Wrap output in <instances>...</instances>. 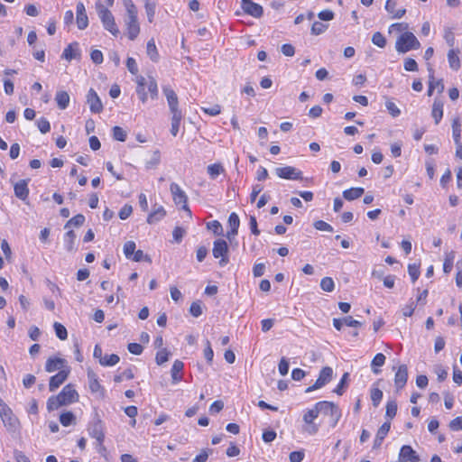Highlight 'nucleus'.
Returning a JSON list of instances; mask_svg holds the SVG:
<instances>
[{
    "instance_id": "1",
    "label": "nucleus",
    "mask_w": 462,
    "mask_h": 462,
    "mask_svg": "<svg viewBox=\"0 0 462 462\" xmlns=\"http://www.w3.org/2000/svg\"><path fill=\"white\" fill-rule=\"evenodd\" d=\"M79 394L71 384L66 385L57 396H51L47 402V407L50 411L57 410L62 405H68L76 402Z\"/></svg>"
},
{
    "instance_id": "2",
    "label": "nucleus",
    "mask_w": 462,
    "mask_h": 462,
    "mask_svg": "<svg viewBox=\"0 0 462 462\" xmlns=\"http://www.w3.org/2000/svg\"><path fill=\"white\" fill-rule=\"evenodd\" d=\"M124 5L126 9L125 23L127 30V36L131 41H134L140 33V25L137 19V8L132 0H124Z\"/></svg>"
},
{
    "instance_id": "3",
    "label": "nucleus",
    "mask_w": 462,
    "mask_h": 462,
    "mask_svg": "<svg viewBox=\"0 0 462 462\" xmlns=\"http://www.w3.org/2000/svg\"><path fill=\"white\" fill-rule=\"evenodd\" d=\"M96 9L104 28L110 32L114 36H117L120 32L115 22V17L112 13L106 7H105L101 2L96 3Z\"/></svg>"
},
{
    "instance_id": "4",
    "label": "nucleus",
    "mask_w": 462,
    "mask_h": 462,
    "mask_svg": "<svg viewBox=\"0 0 462 462\" xmlns=\"http://www.w3.org/2000/svg\"><path fill=\"white\" fill-rule=\"evenodd\" d=\"M317 408L321 411V414L328 417L330 427L335 428L342 415L338 406L333 402L322 401L317 402Z\"/></svg>"
},
{
    "instance_id": "5",
    "label": "nucleus",
    "mask_w": 462,
    "mask_h": 462,
    "mask_svg": "<svg viewBox=\"0 0 462 462\" xmlns=\"http://www.w3.org/2000/svg\"><path fill=\"white\" fill-rule=\"evenodd\" d=\"M420 43L412 32H405L396 41L395 48L399 53H406L411 50H418Z\"/></svg>"
},
{
    "instance_id": "6",
    "label": "nucleus",
    "mask_w": 462,
    "mask_h": 462,
    "mask_svg": "<svg viewBox=\"0 0 462 462\" xmlns=\"http://www.w3.org/2000/svg\"><path fill=\"white\" fill-rule=\"evenodd\" d=\"M45 370L47 373H54L59 371L56 375H69L70 373V368L68 365V362L66 359L61 357H50L46 361Z\"/></svg>"
},
{
    "instance_id": "7",
    "label": "nucleus",
    "mask_w": 462,
    "mask_h": 462,
    "mask_svg": "<svg viewBox=\"0 0 462 462\" xmlns=\"http://www.w3.org/2000/svg\"><path fill=\"white\" fill-rule=\"evenodd\" d=\"M170 190L172 195L173 201L176 205H181V208L188 213V216L191 217V211L188 206V197L181 188L175 182H172L170 186Z\"/></svg>"
},
{
    "instance_id": "8",
    "label": "nucleus",
    "mask_w": 462,
    "mask_h": 462,
    "mask_svg": "<svg viewBox=\"0 0 462 462\" xmlns=\"http://www.w3.org/2000/svg\"><path fill=\"white\" fill-rule=\"evenodd\" d=\"M213 255L215 258H219L221 257L220 261H219V265L220 266H225L228 263V257H227V253H228V245L226 244V242L223 239H217L214 242V247H213Z\"/></svg>"
},
{
    "instance_id": "9",
    "label": "nucleus",
    "mask_w": 462,
    "mask_h": 462,
    "mask_svg": "<svg viewBox=\"0 0 462 462\" xmlns=\"http://www.w3.org/2000/svg\"><path fill=\"white\" fill-rule=\"evenodd\" d=\"M88 433L91 438L96 439L97 445L99 446V451L106 450L105 447L103 446L105 434L103 430V424L100 420H97L90 424L88 428Z\"/></svg>"
},
{
    "instance_id": "10",
    "label": "nucleus",
    "mask_w": 462,
    "mask_h": 462,
    "mask_svg": "<svg viewBox=\"0 0 462 462\" xmlns=\"http://www.w3.org/2000/svg\"><path fill=\"white\" fill-rule=\"evenodd\" d=\"M162 91L166 97L171 115L182 114L181 111L179 109V100L175 91L169 86H163Z\"/></svg>"
},
{
    "instance_id": "11",
    "label": "nucleus",
    "mask_w": 462,
    "mask_h": 462,
    "mask_svg": "<svg viewBox=\"0 0 462 462\" xmlns=\"http://www.w3.org/2000/svg\"><path fill=\"white\" fill-rule=\"evenodd\" d=\"M275 173L279 178L285 180H301L302 172L292 167V166H285L275 169Z\"/></svg>"
},
{
    "instance_id": "12",
    "label": "nucleus",
    "mask_w": 462,
    "mask_h": 462,
    "mask_svg": "<svg viewBox=\"0 0 462 462\" xmlns=\"http://www.w3.org/2000/svg\"><path fill=\"white\" fill-rule=\"evenodd\" d=\"M420 456L417 452L410 446L403 445L398 456V462H419Z\"/></svg>"
},
{
    "instance_id": "13",
    "label": "nucleus",
    "mask_w": 462,
    "mask_h": 462,
    "mask_svg": "<svg viewBox=\"0 0 462 462\" xmlns=\"http://www.w3.org/2000/svg\"><path fill=\"white\" fill-rule=\"evenodd\" d=\"M242 8L245 14L254 18H260L263 14L262 5L252 0H242Z\"/></svg>"
},
{
    "instance_id": "14",
    "label": "nucleus",
    "mask_w": 462,
    "mask_h": 462,
    "mask_svg": "<svg viewBox=\"0 0 462 462\" xmlns=\"http://www.w3.org/2000/svg\"><path fill=\"white\" fill-rule=\"evenodd\" d=\"M87 102L89 105L90 111L92 113H100L103 110V105L102 102L97 96V92L90 88L88 90V93L87 95Z\"/></svg>"
},
{
    "instance_id": "15",
    "label": "nucleus",
    "mask_w": 462,
    "mask_h": 462,
    "mask_svg": "<svg viewBox=\"0 0 462 462\" xmlns=\"http://www.w3.org/2000/svg\"><path fill=\"white\" fill-rule=\"evenodd\" d=\"M77 25L79 30H84L88 25V18L86 13L85 5L79 2L77 4Z\"/></svg>"
},
{
    "instance_id": "16",
    "label": "nucleus",
    "mask_w": 462,
    "mask_h": 462,
    "mask_svg": "<svg viewBox=\"0 0 462 462\" xmlns=\"http://www.w3.org/2000/svg\"><path fill=\"white\" fill-rule=\"evenodd\" d=\"M61 57L68 61H70L73 59H79L80 57V50L79 48V43L75 42L69 44L64 49Z\"/></svg>"
},
{
    "instance_id": "17",
    "label": "nucleus",
    "mask_w": 462,
    "mask_h": 462,
    "mask_svg": "<svg viewBox=\"0 0 462 462\" xmlns=\"http://www.w3.org/2000/svg\"><path fill=\"white\" fill-rule=\"evenodd\" d=\"M391 429V421H385L377 430L375 439L374 440V448H378L381 447L383 439L387 436L389 430Z\"/></svg>"
},
{
    "instance_id": "18",
    "label": "nucleus",
    "mask_w": 462,
    "mask_h": 462,
    "mask_svg": "<svg viewBox=\"0 0 462 462\" xmlns=\"http://www.w3.org/2000/svg\"><path fill=\"white\" fill-rule=\"evenodd\" d=\"M28 182L29 180H21L14 187L15 196L23 201L27 199L29 195Z\"/></svg>"
},
{
    "instance_id": "19",
    "label": "nucleus",
    "mask_w": 462,
    "mask_h": 462,
    "mask_svg": "<svg viewBox=\"0 0 462 462\" xmlns=\"http://www.w3.org/2000/svg\"><path fill=\"white\" fill-rule=\"evenodd\" d=\"M228 225L230 226V231L227 232L226 236L228 239H231L237 235L240 225V220L236 213L233 212L230 214L228 217Z\"/></svg>"
},
{
    "instance_id": "20",
    "label": "nucleus",
    "mask_w": 462,
    "mask_h": 462,
    "mask_svg": "<svg viewBox=\"0 0 462 462\" xmlns=\"http://www.w3.org/2000/svg\"><path fill=\"white\" fill-rule=\"evenodd\" d=\"M431 116L434 118L435 124L438 125L443 116V102L438 99L434 100L432 106Z\"/></svg>"
},
{
    "instance_id": "21",
    "label": "nucleus",
    "mask_w": 462,
    "mask_h": 462,
    "mask_svg": "<svg viewBox=\"0 0 462 462\" xmlns=\"http://www.w3.org/2000/svg\"><path fill=\"white\" fill-rule=\"evenodd\" d=\"M397 5L396 0H387L385 4V9L389 14H393V18H402L405 14V9H399L395 11Z\"/></svg>"
},
{
    "instance_id": "22",
    "label": "nucleus",
    "mask_w": 462,
    "mask_h": 462,
    "mask_svg": "<svg viewBox=\"0 0 462 462\" xmlns=\"http://www.w3.org/2000/svg\"><path fill=\"white\" fill-rule=\"evenodd\" d=\"M75 240H76V234L74 233V231L69 230L64 235V238H63L64 246H65V249L68 252H74V251H76Z\"/></svg>"
},
{
    "instance_id": "23",
    "label": "nucleus",
    "mask_w": 462,
    "mask_h": 462,
    "mask_svg": "<svg viewBox=\"0 0 462 462\" xmlns=\"http://www.w3.org/2000/svg\"><path fill=\"white\" fill-rule=\"evenodd\" d=\"M459 51L451 49L448 53V60L449 67L454 69L457 70L460 68V60L458 57Z\"/></svg>"
},
{
    "instance_id": "24",
    "label": "nucleus",
    "mask_w": 462,
    "mask_h": 462,
    "mask_svg": "<svg viewBox=\"0 0 462 462\" xmlns=\"http://www.w3.org/2000/svg\"><path fill=\"white\" fill-rule=\"evenodd\" d=\"M365 192L363 188H351L343 191V197L346 200H354L360 198Z\"/></svg>"
},
{
    "instance_id": "25",
    "label": "nucleus",
    "mask_w": 462,
    "mask_h": 462,
    "mask_svg": "<svg viewBox=\"0 0 462 462\" xmlns=\"http://www.w3.org/2000/svg\"><path fill=\"white\" fill-rule=\"evenodd\" d=\"M55 100L60 109H65L69 103V95L66 91H58Z\"/></svg>"
},
{
    "instance_id": "26",
    "label": "nucleus",
    "mask_w": 462,
    "mask_h": 462,
    "mask_svg": "<svg viewBox=\"0 0 462 462\" xmlns=\"http://www.w3.org/2000/svg\"><path fill=\"white\" fill-rule=\"evenodd\" d=\"M165 215H166V212H165L163 207L160 206L159 208H157L152 213L149 214V216L147 217V222L149 224L157 223L162 218H163Z\"/></svg>"
},
{
    "instance_id": "27",
    "label": "nucleus",
    "mask_w": 462,
    "mask_h": 462,
    "mask_svg": "<svg viewBox=\"0 0 462 462\" xmlns=\"http://www.w3.org/2000/svg\"><path fill=\"white\" fill-rule=\"evenodd\" d=\"M146 52H147V55L149 56V58L153 62H157L159 60L160 55H159V52H158V50L156 48L155 42L153 39H151L150 41H148L147 47H146Z\"/></svg>"
},
{
    "instance_id": "28",
    "label": "nucleus",
    "mask_w": 462,
    "mask_h": 462,
    "mask_svg": "<svg viewBox=\"0 0 462 462\" xmlns=\"http://www.w3.org/2000/svg\"><path fill=\"white\" fill-rule=\"evenodd\" d=\"M321 413V411H319V408H317V403L314 405L312 409L308 410L303 414V421L306 424H312L314 423V420L318 418L319 414Z\"/></svg>"
},
{
    "instance_id": "29",
    "label": "nucleus",
    "mask_w": 462,
    "mask_h": 462,
    "mask_svg": "<svg viewBox=\"0 0 462 462\" xmlns=\"http://www.w3.org/2000/svg\"><path fill=\"white\" fill-rule=\"evenodd\" d=\"M1 419H2L5 426L8 429V430L14 431L17 429L18 420L14 416L12 411L10 414H8V415L6 414V415L3 416Z\"/></svg>"
},
{
    "instance_id": "30",
    "label": "nucleus",
    "mask_w": 462,
    "mask_h": 462,
    "mask_svg": "<svg viewBox=\"0 0 462 462\" xmlns=\"http://www.w3.org/2000/svg\"><path fill=\"white\" fill-rule=\"evenodd\" d=\"M60 422L64 427L70 426L72 424H75L76 422V417L71 411H66L60 414Z\"/></svg>"
},
{
    "instance_id": "31",
    "label": "nucleus",
    "mask_w": 462,
    "mask_h": 462,
    "mask_svg": "<svg viewBox=\"0 0 462 462\" xmlns=\"http://www.w3.org/2000/svg\"><path fill=\"white\" fill-rule=\"evenodd\" d=\"M161 162V153L159 151H154L151 158L146 162L145 167L148 170L155 169Z\"/></svg>"
},
{
    "instance_id": "32",
    "label": "nucleus",
    "mask_w": 462,
    "mask_h": 462,
    "mask_svg": "<svg viewBox=\"0 0 462 462\" xmlns=\"http://www.w3.org/2000/svg\"><path fill=\"white\" fill-rule=\"evenodd\" d=\"M384 362H385V356L383 354L378 353L377 355H375V356L374 357V359L372 360V363H371L373 372L374 374L380 373V370L378 369V367L382 366L384 364Z\"/></svg>"
},
{
    "instance_id": "33",
    "label": "nucleus",
    "mask_w": 462,
    "mask_h": 462,
    "mask_svg": "<svg viewBox=\"0 0 462 462\" xmlns=\"http://www.w3.org/2000/svg\"><path fill=\"white\" fill-rule=\"evenodd\" d=\"M148 92L152 99H157L159 95L158 86L156 80L152 77H149L147 81Z\"/></svg>"
},
{
    "instance_id": "34",
    "label": "nucleus",
    "mask_w": 462,
    "mask_h": 462,
    "mask_svg": "<svg viewBox=\"0 0 462 462\" xmlns=\"http://www.w3.org/2000/svg\"><path fill=\"white\" fill-rule=\"evenodd\" d=\"M455 259V252L451 251L446 254L444 263H443V271L445 273H449L453 268V263Z\"/></svg>"
},
{
    "instance_id": "35",
    "label": "nucleus",
    "mask_w": 462,
    "mask_h": 462,
    "mask_svg": "<svg viewBox=\"0 0 462 462\" xmlns=\"http://www.w3.org/2000/svg\"><path fill=\"white\" fill-rule=\"evenodd\" d=\"M120 358L116 354L107 355L106 354L104 356V358L101 359V365L103 366H112L116 365L119 362Z\"/></svg>"
},
{
    "instance_id": "36",
    "label": "nucleus",
    "mask_w": 462,
    "mask_h": 462,
    "mask_svg": "<svg viewBox=\"0 0 462 462\" xmlns=\"http://www.w3.org/2000/svg\"><path fill=\"white\" fill-rule=\"evenodd\" d=\"M181 119H182V114L172 115L171 133L173 136H176L179 132Z\"/></svg>"
},
{
    "instance_id": "37",
    "label": "nucleus",
    "mask_w": 462,
    "mask_h": 462,
    "mask_svg": "<svg viewBox=\"0 0 462 462\" xmlns=\"http://www.w3.org/2000/svg\"><path fill=\"white\" fill-rule=\"evenodd\" d=\"M222 172H224V168L219 163H214L208 166V173L213 180H215Z\"/></svg>"
},
{
    "instance_id": "38",
    "label": "nucleus",
    "mask_w": 462,
    "mask_h": 462,
    "mask_svg": "<svg viewBox=\"0 0 462 462\" xmlns=\"http://www.w3.org/2000/svg\"><path fill=\"white\" fill-rule=\"evenodd\" d=\"M452 131H453L454 142L456 144H458V143H460V136H461V125L457 118L453 120Z\"/></svg>"
},
{
    "instance_id": "39",
    "label": "nucleus",
    "mask_w": 462,
    "mask_h": 462,
    "mask_svg": "<svg viewBox=\"0 0 462 462\" xmlns=\"http://www.w3.org/2000/svg\"><path fill=\"white\" fill-rule=\"evenodd\" d=\"M85 222V217L82 214H78L72 218H70L65 225V228H69V226H80Z\"/></svg>"
},
{
    "instance_id": "40",
    "label": "nucleus",
    "mask_w": 462,
    "mask_h": 462,
    "mask_svg": "<svg viewBox=\"0 0 462 462\" xmlns=\"http://www.w3.org/2000/svg\"><path fill=\"white\" fill-rule=\"evenodd\" d=\"M372 42L379 48L386 46V39L380 32H376L372 36Z\"/></svg>"
},
{
    "instance_id": "41",
    "label": "nucleus",
    "mask_w": 462,
    "mask_h": 462,
    "mask_svg": "<svg viewBox=\"0 0 462 462\" xmlns=\"http://www.w3.org/2000/svg\"><path fill=\"white\" fill-rule=\"evenodd\" d=\"M332 377H318V380L316 383L306 389V393H310L316 389L321 388L322 386L326 385Z\"/></svg>"
},
{
    "instance_id": "42",
    "label": "nucleus",
    "mask_w": 462,
    "mask_h": 462,
    "mask_svg": "<svg viewBox=\"0 0 462 462\" xmlns=\"http://www.w3.org/2000/svg\"><path fill=\"white\" fill-rule=\"evenodd\" d=\"M136 245L134 241H127L124 245V254L127 259H131L135 253Z\"/></svg>"
},
{
    "instance_id": "43",
    "label": "nucleus",
    "mask_w": 462,
    "mask_h": 462,
    "mask_svg": "<svg viewBox=\"0 0 462 462\" xmlns=\"http://www.w3.org/2000/svg\"><path fill=\"white\" fill-rule=\"evenodd\" d=\"M54 330H55V333H56V336L60 339V340H65L68 337V332H67V329L66 328L59 323V322H55L54 325Z\"/></svg>"
},
{
    "instance_id": "44",
    "label": "nucleus",
    "mask_w": 462,
    "mask_h": 462,
    "mask_svg": "<svg viewBox=\"0 0 462 462\" xmlns=\"http://www.w3.org/2000/svg\"><path fill=\"white\" fill-rule=\"evenodd\" d=\"M383 399V392L377 388L374 387L371 389V400L373 402L374 406H378L380 402Z\"/></svg>"
},
{
    "instance_id": "45",
    "label": "nucleus",
    "mask_w": 462,
    "mask_h": 462,
    "mask_svg": "<svg viewBox=\"0 0 462 462\" xmlns=\"http://www.w3.org/2000/svg\"><path fill=\"white\" fill-rule=\"evenodd\" d=\"M320 287L323 291L331 292L335 288L334 281L330 277H324L320 282Z\"/></svg>"
},
{
    "instance_id": "46",
    "label": "nucleus",
    "mask_w": 462,
    "mask_h": 462,
    "mask_svg": "<svg viewBox=\"0 0 462 462\" xmlns=\"http://www.w3.org/2000/svg\"><path fill=\"white\" fill-rule=\"evenodd\" d=\"M113 138L116 141L125 142L126 132L120 126H115L113 127Z\"/></svg>"
},
{
    "instance_id": "47",
    "label": "nucleus",
    "mask_w": 462,
    "mask_h": 462,
    "mask_svg": "<svg viewBox=\"0 0 462 462\" xmlns=\"http://www.w3.org/2000/svg\"><path fill=\"white\" fill-rule=\"evenodd\" d=\"M169 356H170V352L166 348H163V349L158 351L156 354V357H155L156 363L159 365L164 364L165 362L168 361Z\"/></svg>"
},
{
    "instance_id": "48",
    "label": "nucleus",
    "mask_w": 462,
    "mask_h": 462,
    "mask_svg": "<svg viewBox=\"0 0 462 462\" xmlns=\"http://www.w3.org/2000/svg\"><path fill=\"white\" fill-rule=\"evenodd\" d=\"M328 29V25L320 22H315L311 26V33L313 35H319Z\"/></svg>"
},
{
    "instance_id": "49",
    "label": "nucleus",
    "mask_w": 462,
    "mask_h": 462,
    "mask_svg": "<svg viewBox=\"0 0 462 462\" xmlns=\"http://www.w3.org/2000/svg\"><path fill=\"white\" fill-rule=\"evenodd\" d=\"M37 126H38L40 132L42 134H47L51 130L50 122L44 117H41L37 121Z\"/></svg>"
},
{
    "instance_id": "50",
    "label": "nucleus",
    "mask_w": 462,
    "mask_h": 462,
    "mask_svg": "<svg viewBox=\"0 0 462 462\" xmlns=\"http://www.w3.org/2000/svg\"><path fill=\"white\" fill-rule=\"evenodd\" d=\"M134 262H148L151 263L152 259L148 254H144L142 250L135 251L134 254L131 258Z\"/></svg>"
},
{
    "instance_id": "51",
    "label": "nucleus",
    "mask_w": 462,
    "mask_h": 462,
    "mask_svg": "<svg viewBox=\"0 0 462 462\" xmlns=\"http://www.w3.org/2000/svg\"><path fill=\"white\" fill-rule=\"evenodd\" d=\"M212 452L213 450L210 448L202 449L201 452L192 460V462H206L208 458V456L212 454Z\"/></svg>"
},
{
    "instance_id": "52",
    "label": "nucleus",
    "mask_w": 462,
    "mask_h": 462,
    "mask_svg": "<svg viewBox=\"0 0 462 462\" xmlns=\"http://www.w3.org/2000/svg\"><path fill=\"white\" fill-rule=\"evenodd\" d=\"M313 226L317 230L327 231V232L333 231L332 226L323 220H318V221L314 222Z\"/></svg>"
},
{
    "instance_id": "53",
    "label": "nucleus",
    "mask_w": 462,
    "mask_h": 462,
    "mask_svg": "<svg viewBox=\"0 0 462 462\" xmlns=\"http://www.w3.org/2000/svg\"><path fill=\"white\" fill-rule=\"evenodd\" d=\"M125 413L133 419L132 422H131V425L132 426H134L135 425V416L137 415L138 413V410H137V407L136 406H134V405H131V406H127L125 408Z\"/></svg>"
},
{
    "instance_id": "54",
    "label": "nucleus",
    "mask_w": 462,
    "mask_h": 462,
    "mask_svg": "<svg viewBox=\"0 0 462 462\" xmlns=\"http://www.w3.org/2000/svg\"><path fill=\"white\" fill-rule=\"evenodd\" d=\"M385 106H386L388 112L392 115V116L397 117L401 115V110L397 107V106L393 102H392L390 100L386 101Z\"/></svg>"
},
{
    "instance_id": "55",
    "label": "nucleus",
    "mask_w": 462,
    "mask_h": 462,
    "mask_svg": "<svg viewBox=\"0 0 462 462\" xmlns=\"http://www.w3.org/2000/svg\"><path fill=\"white\" fill-rule=\"evenodd\" d=\"M397 412V403L395 402H388L386 405V416L392 420Z\"/></svg>"
},
{
    "instance_id": "56",
    "label": "nucleus",
    "mask_w": 462,
    "mask_h": 462,
    "mask_svg": "<svg viewBox=\"0 0 462 462\" xmlns=\"http://www.w3.org/2000/svg\"><path fill=\"white\" fill-rule=\"evenodd\" d=\"M404 69L407 71H417L418 64L414 59L407 58L404 60Z\"/></svg>"
},
{
    "instance_id": "57",
    "label": "nucleus",
    "mask_w": 462,
    "mask_h": 462,
    "mask_svg": "<svg viewBox=\"0 0 462 462\" xmlns=\"http://www.w3.org/2000/svg\"><path fill=\"white\" fill-rule=\"evenodd\" d=\"M202 111L209 116H217L221 113V106L217 104L210 107H201Z\"/></svg>"
},
{
    "instance_id": "58",
    "label": "nucleus",
    "mask_w": 462,
    "mask_h": 462,
    "mask_svg": "<svg viewBox=\"0 0 462 462\" xmlns=\"http://www.w3.org/2000/svg\"><path fill=\"white\" fill-rule=\"evenodd\" d=\"M186 231L180 226H176L172 232L173 239L176 243H180Z\"/></svg>"
},
{
    "instance_id": "59",
    "label": "nucleus",
    "mask_w": 462,
    "mask_h": 462,
    "mask_svg": "<svg viewBox=\"0 0 462 462\" xmlns=\"http://www.w3.org/2000/svg\"><path fill=\"white\" fill-rule=\"evenodd\" d=\"M408 273H409L412 282H416L417 279L420 276L419 266H417L416 264H409V266H408Z\"/></svg>"
},
{
    "instance_id": "60",
    "label": "nucleus",
    "mask_w": 462,
    "mask_h": 462,
    "mask_svg": "<svg viewBox=\"0 0 462 462\" xmlns=\"http://www.w3.org/2000/svg\"><path fill=\"white\" fill-rule=\"evenodd\" d=\"M133 212V208L130 205L125 204L119 211V217L123 220L128 218Z\"/></svg>"
},
{
    "instance_id": "61",
    "label": "nucleus",
    "mask_w": 462,
    "mask_h": 462,
    "mask_svg": "<svg viewBox=\"0 0 462 462\" xmlns=\"http://www.w3.org/2000/svg\"><path fill=\"white\" fill-rule=\"evenodd\" d=\"M189 312L193 317H199L202 314V308L199 302H192L189 307Z\"/></svg>"
},
{
    "instance_id": "62",
    "label": "nucleus",
    "mask_w": 462,
    "mask_h": 462,
    "mask_svg": "<svg viewBox=\"0 0 462 462\" xmlns=\"http://www.w3.org/2000/svg\"><path fill=\"white\" fill-rule=\"evenodd\" d=\"M276 432L273 430H264L263 432V440L265 442V443H270L272 441H273L275 439H276Z\"/></svg>"
},
{
    "instance_id": "63",
    "label": "nucleus",
    "mask_w": 462,
    "mask_h": 462,
    "mask_svg": "<svg viewBox=\"0 0 462 462\" xmlns=\"http://www.w3.org/2000/svg\"><path fill=\"white\" fill-rule=\"evenodd\" d=\"M126 67L130 73L136 75L138 73V66L134 58H128L126 60Z\"/></svg>"
},
{
    "instance_id": "64",
    "label": "nucleus",
    "mask_w": 462,
    "mask_h": 462,
    "mask_svg": "<svg viewBox=\"0 0 462 462\" xmlns=\"http://www.w3.org/2000/svg\"><path fill=\"white\" fill-rule=\"evenodd\" d=\"M449 428L451 430H454V431L462 430V416L453 419L449 422Z\"/></svg>"
}]
</instances>
